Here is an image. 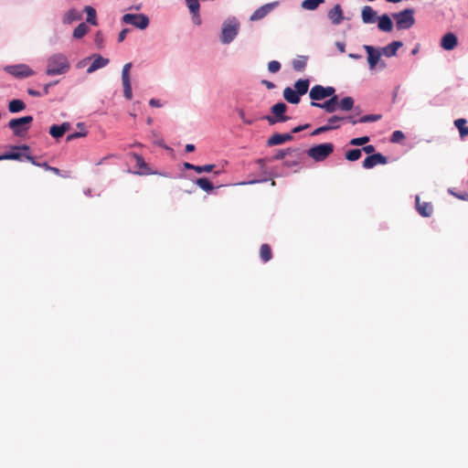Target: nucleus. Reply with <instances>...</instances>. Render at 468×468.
I'll return each mask as SVG.
<instances>
[{
    "label": "nucleus",
    "instance_id": "nucleus-40",
    "mask_svg": "<svg viewBox=\"0 0 468 468\" xmlns=\"http://www.w3.org/2000/svg\"><path fill=\"white\" fill-rule=\"evenodd\" d=\"M341 122H343L342 117L333 115L328 119L327 126L330 127V130L337 129L340 127Z\"/></svg>",
    "mask_w": 468,
    "mask_h": 468
},
{
    "label": "nucleus",
    "instance_id": "nucleus-39",
    "mask_svg": "<svg viewBox=\"0 0 468 468\" xmlns=\"http://www.w3.org/2000/svg\"><path fill=\"white\" fill-rule=\"evenodd\" d=\"M133 156L135 160V163H136V165L138 166V168L143 170L142 173H147L148 166H147L144 157L138 154H133Z\"/></svg>",
    "mask_w": 468,
    "mask_h": 468
},
{
    "label": "nucleus",
    "instance_id": "nucleus-4",
    "mask_svg": "<svg viewBox=\"0 0 468 468\" xmlns=\"http://www.w3.org/2000/svg\"><path fill=\"white\" fill-rule=\"evenodd\" d=\"M334 149L335 145L332 143L321 144L308 149L307 154L315 162H322L334 152Z\"/></svg>",
    "mask_w": 468,
    "mask_h": 468
},
{
    "label": "nucleus",
    "instance_id": "nucleus-8",
    "mask_svg": "<svg viewBox=\"0 0 468 468\" xmlns=\"http://www.w3.org/2000/svg\"><path fill=\"white\" fill-rule=\"evenodd\" d=\"M4 69L17 79H25L35 74V71L26 64L10 65L5 67Z\"/></svg>",
    "mask_w": 468,
    "mask_h": 468
},
{
    "label": "nucleus",
    "instance_id": "nucleus-29",
    "mask_svg": "<svg viewBox=\"0 0 468 468\" xmlns=\"http://www.w3.org/2000/svg\"><path fill=\"white\" fill-rule=\"evenodd\" d=\"M84 12L87 14L86 21L92 26H97L96 10L90 5H86Z\"/></svg>",
    "mask_w": 468,
    "mask_h": 468
},
{
    "label": "nucleus",
    "instance_id": "nucleus-34",
    "mask_svg": "<svg viewBox=\"0 0 468 468\" xmlns=\"http://www.w3.org/2000/svg\"><path fill=\"white\" fill-rule=\"evenodd\" d=\"M89 32V27L85 23H80L73 31L74 38H81Z\"/></svg>",
    "mask_w": 468,
    "mask_h": 468
},
{
    "label": "nucleus",
    "instance_id": "nucleus-61",
    "mask_svg": "<svg viewBox=\"0 0 468 468\" xmlns=\"http://www.w3.org/2000/svg\"><path fill=\"white\" fill-rule=\"evenodd\" d=\"M186 151L187 153H190V152L195 151V145H194V144H187L186 145Z\"/></svg>",
    "mask_w": 468,
    "mask_h": 468
},
{
    "label": "nucleus",
    "instance_id": "nucleus-7",
    "mask_svg": "<svg viewBox=\"0 0 468 468\" xmlns=\"http://www.w3.org/2000/svg\"><path fill=\"white\" fill-rule=\"evenodd\" d=\"M364 48L367 54V62L371 69H375L378 65H379L381 69L386 68V63L381 60L382 53L380 49L368 45H365Z\"/></svg>",
    "mask_w": 468,
    "mask_h": 468
},
{
    "label": "nucleus",
    "instance_id": "nucleus-53",
    "mask_svg": "<svg viewBox=\"0 0 468 468\" xmlns=\"http://www.w3.org/2000/svg\"><path fill=\"white\" fill-rule=\"evenodd\" d=\"M362 151H364L366 154H372L375 152V147L374 145L372 144H368V145H365L363 148H362Z\"/></svg>",
    "mask_w": 468,
    "mask_h": 468
},
{
    "label": "nucleus",
    "instance_id": "nucleus-44",
    "mask_svg": "<svg viewBox=\"0 0 468 468\" xmlns=\"http://www.w3.org/2000/svg\"><path fill=\"white\" fill-rule=\"evenodd\" d=\"M405 138L404 133L401 131L393 132L390 141L391 143L398 144L400 143Z\"/></svg>",
    "mask_w": 468,
    "mask_h": 468
},
{
    "label": "nucleus",
    "instance_id": "nucleus-37",
    "mask_svg": "<svg viewBox=\"0 0 468 468\" xmlns=\"http://www.w3.org/2000/svg\"><path fill=\"white\" fill-rule=\"evenodd\" d=\"M187 7L189 8L190 13L193 16H197L200 9V5L198 0H186Z\"/></svg>",
    "mask_w": 468,
    "mask_h": 468
},
{
    "label": "nucleus",
    "instance_id": "nucleus-60",
    "mask_svg": "<svg viewBox=\"0 0 468 468\" xmlns=\"http://www.w3.org/2000/svg\"><path fill=\"white\" fill-rule=\"evenodd\" d=\"M184 167H185L186 169L195 170L196 165H192V164H190V163L186 162V163H184Z\"/></svg>",
    "mask_w": 468,
    "mask_h": 468
},
{
    "label": "nucleus",
    "instance_id": "nucleus-63",
    "mask_svg": "<svg viewBox=\"0 0 468 468\" xmlns=\"http://www.w3.org/2000/svg\"><path fill=\"white\" fill-rule=\"evenodd\" d=\"M48 171H51V172H53L56 175H59L60 174V170L58 168H57V167H52L51 166V169H49Z\"/></svg>",
    "mask_w": 468,
    "mask_h": 468
},
{
    "label": "nucleus",
    "instance_id": "nucleus-43",
    "mask_svg": "<svg viewBox=\"0 0 468 468\" xmlns=\"http://www.w3.org/2000/svg\"><path fill=\"white\" fill-rule=\"evenodd\" d=\"M296 152L293 149L288 148L286 150H279L278 153L271 158L272 160H282L288 154Z\"/></svg>",
    "mask_w": 468,
    "mask_h": 468
},
{
    "label": "nucleus",
    "instance_id": "nucleus-16",
    "mask_svg": "<svg viewBox=\"0 0 468 468\" xmlns=\"http://www.w3.org/2000/svg\"><path fill=\"white\" fill-rule=\"evenodd\" d=\"M416 208L422 217H431L433 212V207L429 202H420V197H416Z\"/></svg>",
    "mask_w": 468,
    "mask_h": 468
},
{
    "label": "nucleus",
    "instance_id": "nucleus-1",
    "mask_svg": "<svg viewBox=\"0 0 468 468\" xmlns=\"http://www.w3.org/2000/svg\"><path fill=\"white\" fill-rule=\"evenodd\" d=\"M70 69L68 58L62 53H54L47 58L46 74L48 76L62 75Z\"/></svg>",
    "mask_w": 468,
    "mask_h": 468
},
{
    "label": "nucleus",
    "instance_id": "nucleus-18",
    "mask_svg": "<svg viewBox=\"0 0 468 468\" xmlns=\"http://www.w3.org/2000/svg\"><path fill=\"white\" fill-rule=\"evenodd\" d=\"M328 17L334 25H339L344 20L343 11L340 5H335L328 12Z\"/></svg>",
    "mask_w": 468,
    "mask_h": 468
},
{
    "label": "nucleus",
    "instance_id": "nucleus-47",
    "mask_svg": "<svg viewBox=\"0 0 468 468\" xmlns=\"http://www.w3.org/2000/svg\"><path fill=\"white\" fill-rule=\"evenodd\" d=\"M25 158L27 161H29L31 164L37 165V166H41V167L45 168L46 170L51 169V166L48 163H43V164L37 163L35 158L31 155H25Z\"/></svg>",
    "mask_w": 468,
    "mask_h": 468
},
{
    "label": "nucleus",
    "instance_id": "nucleus-33",
    "mask_svg": "<svg viewBox=\"0 0 468 468\" xmlns=\"http://www.w3.org/2000/svg\"><path fill=\"white\" fill-rule=\"evenodd\" d=\"M196 185L198 186L201 189L209 192L214 189L213 184L206 177L197 178L196 180Z\"/></svg>",
    "mask_w": 468,
    "mask_h": 468
},
{
    "label": "nucleus",
    "instance_id": "nucleus-23",
    "mask_svg": "<svg viewBox=\"0 0 468 468\" xmlns=\"http://www.w3.org/2000/svg\"><path fill=\"white\" fill-rule=\"evenodd\" d=\"M272 7H273L272 4H267V5H264L261 6L260 8L255 10L254 13L250 16V20L251 21L261 20L265 16H267V14L269 12H271Z\"/></svg>",
    "mask_w": 468,
    "mask_h": 468
},
{
    "label": "nucleus",
    "instance_id": "nucleus-62",
    "mask_svg": "<svg viewBox=\"0 0 468 468\" xmlns=\"http://www.w3.org/2000/svg\"><path fill=\"white\" fill-rule=\"evenodd\" d=\"M194 21L197 25H199L201 23V20H200V16H199V13L197 14V16H194Z\"/></svg>",
    "mask_w": 468,
    "mask_h": 468
},
{
    "label": "nucleus",
    "instance_id": "nucleus-5",
    "mask_svg": "<svg viewBox=\"0 0 468 468\" xmlns=\"http://www.w3.org/2000/svg\"><path fill=\"white\" fill-rule=\"evenodd\" d=\"M414 11L410 8L404 9L399 13L392 15L396 20V27L399 30L410 28L415 24Z\"/></svg>",
    "mask_w": 468,
    "mask_h": 468
},
{
    "label": "nucleus",
    "instance_id": "nucleus-26",
    "mask_svg": "<svg viewBox=\"0 0 468 468\" xmlns=\"http://www.w3.org/2000/svg\"><path fill=\"white\" fill-rule=\"evenodd\" d=\"M26 109V104L23 101L16 99L8 103V111L12 113L19 112Z\"/></svg>",
    "mask_w": 468,
    "mask_h": 468
},
{
    "label": "nucleus",
    "instance_id": "nucleus-38",
    "mask_svg": "<svg viewBox=\"0 0 468 468\" xmlns=\"http://www.w3.org/2000/svg\"><path fill=\"white\" fill-rule=\"evenodd\" d=\"M26 154H22L17 152H10L5 153L0 155V161L3 160H21L22 157H25Z\"/></svg>",
    "mask_w": 468,
    "mask_h": 468
},
{
    "label": "nucleus",
    "instance_id": "nucleus-12",
    "mask_svg": "<svg viewBox=\"0 0 468 468\" xmlns=\"http://www.w3.org/2000/svg\"><path fill=\"white\" fill-rule=\"evenodd\" d=\"M311 105L313 107L324 109L326 112L332 113L335 112L337 109H339L338 96L335 94L332 97H330L328 101L323 103L312 101Z\"/></svg>",
    "mask_w": 468,
    "mask_h": 468
},
{
    "label": "nucleus",
    "instance_id": "nucleus-49",
    "mask_svg": "<svg viewBox=\"0 0 468 468\" xmlns=\"http://www.w3.org/2000/svg\"><path fill=\"white\" fill-rule=\"evenodd\" d=\"M86 132H83V133H71V134H69L67 136V142H70L74 139H77V138H80V137H84L86 136Z\"/></svg>",
    "mask_w": 468,
    "mask_h": 468
},
{
    "label": "nucleus",
    "instance_id": "nucleus-32",
    "mask_svg": "<svg viewBox=\"0 0 468 468\" xmlns=\"http://www.w3.org/2000/svg\"><path fill=\"white\" fill-rule=\"evenodd\" d=\"M339 109L345 112L350 111L354 107V100L352 97H345L341 101L338 100Z\"/></svg>",
    "mask_w": 468,
    "mask_h": 468
},
{
    "label": "nucleus",
    "instance_id": "nucleus-28",
    "mask_svg": "<svg viewBox=\"0 0 468 468\" xmlns=\"http://www.w3.org/2000/svg\"><path fill=\"white\" fill-rule=\"evenodd\" d=\"M310 81L309 80H298L294 83V90L300 94V96L304 95L309 89Z\"/></svg>",
    "mask_w": 468,
    "mask_h": 468
},
{
    "label": "nucleus",
    "instance_id": "nucleus-52",
    "mask_svg": "<svg viewBox=\"0 0 468 468\" xmlns=\"http://www.w3.org/2000/svg\"><path fill=\"white\" fill-rule=\"evenodd\" d=\"M129 32H130V29H129V28H124V29H122V30L120 32L119 36H118V41H119V42H122V41L125 39V37H126V36H127V34H128Z\"/></svg>",
    "mask_w": 468,
    "mask_h": 468
},
{
    "label": "nucleus",
    "instance_id": "nucleus-58",
    "mask_svg": "<svg viewBox=\"0 0 468 468\" xmlns=\"http://www.w3.org/2000/svg\"><path fill=\"white\" fill-rule=\"evenodd\" d=\"M12 149L14 150H24V151H28L29 150V146L27 145V144H23V145H16V146H13Z\"/></svg>",
    "mask_w": 468,
    "mask_h": 468
},
{
    "label": "nucleus",
    "instance_id": "nucleus-15",
    "mask_svg": "<svg viewBox=\"0 0 468 468\" xmlns=\"http://www.w3.org/2000/svg\"><path fill=\"white\" fill-rule=\"evenodd\" d=\"M293 139L291 133H274L267 141L269 146L280 145Z\"/></svg>",
    "mask_w": 468,
    "mask_h": 468
},
{
    "label": "nucleus",
    "instance_id": "nucleus-48",
    "mask_svg": "<svg viewBox=\"0 0 468 468\" xmlns=\"http://www.w3.org/2000/svg\"><path fill=\"white\" fill-rule=\"evenodd\" d=\"M301 157H302V154L297 153V159L292 160V161L286 160L284 162V165L287 167H293L295 165H298L301 162Z\"/></svg>",
    "mask_w": 468,
    "mask_h": 468
},
{
    "label": "nucleus",
    "instance_id": "nucleus-19",
    "mask_svg": "<svg viewBox=\"0 0 468 468\" xmlns=\"http://www.w3.org/2000/svg\"><path fill=\"white\" fill-rule=\"evenodd\" d=\"M70 129V124L69 122H63L60 125H52L49 129V133L52 137L58 139L62 137L66 132Z\"/></svg>",
    "mask_w": 468,
    "mask_h": 468
},
{
    "label": "nucleus",
    "instance_id": "nucleus-6",
    "mask_svg": "<svg viewBox=\"0 0 468 468\" xmlns=\"http://www.w3.org/2000/svg\"><path fill=\"white\" fill-rule=\"evenodd\" d=\"M122 22L128 25H132L139 29H145L149 26V18L144 14H125L122 18Z\"/></svg>",
    "mask_w": 468,
    "mask_h": 468
},
{
    "label": "nucleus",
    "instance_id": "nucleus-56",
    "mask_svg": "<svg viewBox=\"0 0 468 468\" xmlns=\"http://www.w3.org/2000/svg\"><path fill=\"white\" fill-rule=\"evenodd\" d=\"M261 82H262V84H264V85L266 86V88H267V89H269V90H271V89H274V88H275L274 83H272L271 81H269V80H263Z\"/></svg>",
    "mask_w": 468,
    "mask_h": 468
},
{
    "label": "nucleus",
    "instance_id": "nucleus-13",
    "mask_svg": "<svg viewBox=\"0 0 468 468\" xmlns=\"http://www.w3.org/2000/svg\"><path fill=\"white\" fill-rule=\"evenodd\" d=\"M386 164H388V158L386 156H384L382 154L377 153V154L368 155L363 161V167L366 169H370L378 165H386Z\"/></svg>",
    "mask_w": 468,
    "mask_h": 468
},
{
    "label": "nucleus",
    "instance_id": "nucleus-24",
    "mask_svg": "<svg viewBox=\"0 0 468 468\" xmlns=\"http://www.w3.org/2000/svg\"><path fill=\"white\" fill-rule=\"evenodd\" d=\"M378 28L384 32H390L393 28V23L388 15H382L378 17Z\"/></svg>",
    "mask_w": 468,
    "mask_h": 468
},
{
    "label": "nucleus",
    "instance_id": "nucleus-35",
    "mask_svg": "<svg viewBox=\"0 0 468 468\" xmlns=\"http://www.w3.org/2000/svg\"><path fill=\"white\" fill-rule=\"evenodd\" d=\"M324 0H304L302 3V7L306 10H314L320 4L324 3Z\"/></svg>",
    "mask_w": 468,
    "mask_h": 468
},
{
    "label": "nucleus",
    "instance_id": "nucleus-20",
    "mask_svg": "<svg viewBox=\"0 0 468 468\" xmlns=\"http://www.w3.org/2000/svg\"><path fill=\"white\" fill-rule=\"evenodd\" d=\"M402 46H403V43L401 41H393L390 44H388V46L382 48L380 49V51H381L382 55H384L388 58H390V57L396 56L398 49L399 48H401Z\"/></svg>",
    "mask_w": 468,
    "mask_h": 468
},
{
    "label": "nucleus",
    "instance_id": "nucleus-36",
    "mask_svg": "<svg viewBox=\"0 0 468 468\" xmlns=\"http://www.w3.org/2000/svg\"><path fill=\"white\" fill-rule=\"evenodd\" d=\"M362 155V150L361 149H352L346 153V158L348 161L354 162L358 160Z\"/></svg>",
    "mask_w": 468,
    "mask_h": 468
},
{
    "label": "nucleus",
    "instance_id": "nucleus-14",
    "mask_svg": "<svg viewBox=\"0 0 468 468\" xmlns=\"http://www.w3.org/2000/svg\"><path fill=\"white\" fill-rule=\"evenodd\" d=\"M458 45V38L455 34L446 33L441 39V47L445 50H452Z\"/></svg>",
    "mask_w": 468,
    "mask_h": 468
},
{
    "label": "nucleus",
    "instance_id": "nucleus-11",
    "mask_svg": "<svg viewBox=\"0 0 468 468\" xmlns=\"http://www.w3.org/2000/svg\"><path fill=\"white\" fill-rule=\"evenodd\" d=\"M132 64L126 63L122 71V86H123V94L124 97L127 100H131L133 98V91H132V86H131V80H130V69H131Z\"/></svg>",
    "mask_w": 468,
    "mask_h": 468
},
{
    "label": "nucleus",
    "instance_id": "nucleus-46",
    "mask_svg": "<svg viewBox=\"0 0 468 468\" xmlns=\"http://www.w3.org/2000/svg\"><path fill=\"white\" fill-rule=\"evenodd\" d=\"M268 69L271 73H276L281 69V63L277 60H271L268 63Z\"/></svg>",
    "mask_w": 468,
    "mask_h": 468
},
{
    "label": "nucleus",
    "instance_id": "nucleus-2",
    "mask_svg": "<svg viewBox=\"0 0 468 468\" xmlns=\"http://www.w3.org/2000/svg\"><path fill=\"white\" fill-rule=\"evenodd\" d=\"M287 108L288 107L284 102H278L271 106V114L266 115L262 119L266 120L270 125L287 122L291 119L289 116L286 115Z\"/></svg>",
    "mask_w": 468,
    "mask_h": 468
},
{
    "label": "nucleus",
    "instance_id": "nucleus-30",
    "mask_svg": "<svg viewBox=\"0 0 468 468\" xmlns=\"http://www.w3.org/2000/svg\"><path fill=\"white\" fill-rule=\"evenodd\" d=\"M261 259L267 262L272 258L271 249L269 244H262L260 249Z\"/></svg>",
    "mask_w": 468,
    "mask_h": 468
},
{
    "label": "nucleus",
    "instance_id": "nucleus-42",
    "mask_svg": "<svg viewBox=\"0 0 468 468\" xmlns=\"http://www.w3.org/2000/svg\"><path fill=\"white\" fill-rule=\"evenodd\" d=\"M369 142L368 136L357 137L354 138L350 141L351 145L360 146L367 144Z\"/></svg>",
    "mask_w": 468,
    "mask_h": 468
},
{
    "label": "nucleus",
    "instance_id": "nucleus-55",
    "mask_svg": "<svg viewBox=\"0 0 468 468\" xmlns=\"http://www.w3.org/2000/svg\"><path fill=\"white\" fill-rule=\"evenodd\" d=\"M149 104L152 107H161L162 106L160 101L156 100V99H151L150 101H149Z\"/></svg>",
    "mask_w": 468,
    "mask_h": 468
},
{
    "label": "nucleus",
    "instance_id": "nucleus-31",
    "mask_svg": "<svg viewBox=\"0 0 468 468\" xmlns=\"http://www.w3.org/2000/svg\"><path fill=\"white\" fill-rule=\"evenodd\" d=\"M307 64V57L301 56L292 60V68L296 71H303Z\"/></svg>",
    "mask_w": 468,
    "mask_h": 468
},
{
    "label": "nucleus",
    "instance_id": "nucleus-27",
    "mask_svg": "<svg viewBox=\"0 0 468 468\" xmlns=\"http://www.w3.org/2000/svg\"><path fill=\"white\" fill-rule=\"evenodd\" d=\"M466 123L467 121L463 118H460L454 121V125L458 129L462 138L468 136V126H466Z\"/></svg>",
    "mask_w": 468,
    "mask_h": 468
},
{
    "label": "nucleus",
    "instance_id": "nucleus-64",
    "mask_svg": "<svg viewBox=\"0 0 468 468\" xmlns=\"http://www.w3.org/2000/svg\"><path fill=\"white\" fill-rule=\"evenodd\" d=\"M337 47L341 52L345 51V45L343 43H337Z\"/></svg>",
    "mask_w": 468,
    "mask_h": 468
},
{
    "label": "nucleus",
    "instance_id": "nucleus-10",
    "mask_svg": "<svg viewBox=\"0 0 468 468\" xmlns=\"http://www.w3.org/2000/svg\"><path fill=\"white\" fill-rule=\"evenodd\" d=\"M335 90L334 87L328 86L324 87L322 85H314L310 92L309 96L313 101H321L327 97L335 95Z\"/></svg>",
    "mask_w": 468,
    "mask_h": 468
},
{
    "label": "nucleus",
    "instance_id": "nucleus-45",
    "mask_svg": "<svg viewBox=\"0 0 468 468\" xmlns=\"http://www.w3.org/2000/svg\"><path fill=\"white\" fill-rule=\"evenodd\" d=\"M215 168V165H196L195 171L198 174L200 173H209L213 171Z\"/></svg>",
    "mask_w": 468,
    "mask_h": 468
},
{
    "label": "nucleus",
    "instance_id": "nucleus-22",
    "mask_svg": "<svg viewBox=\"0 0 468 468\" xmlns=\"http://www.w3.org/2000/svg\"><path fill=\"white\" fill-rule=\"evenodd\" d=\"M300 94L293 89L286 87L283 90V98L286 101L292 104H298L300 102Z\"/></svg>",
    "mask_w": 468,
    "mask_h": 468
},
{
    "label": "nucleus",
    "instance_id": "nucleus-21",
    "mask_svg": "<svg viewBox=\"0 0 468 468\" xmlns=\"http://www.w3.org/2000/svg\"><path fill=\"white\" fill-rule=\"evenodd\" d=\"M361 17L364 23H374L377 19V12L369 5H365L362 8Z\"/></svg>",
    "mask_w": 468,
    "mask_h": 468
},
{
    "label": "nucleus",
    "instance_id": "nucleus-50",
    "mask_svg": "<svg viewBox=\"0 0 468 468\" xmlns=\"http://www.w3.org/2000/svg\"><path fill=\"white\" fill-rule=\"evenodd\" d=\"M343 122H350L352 124H356L359 122V119H356L355 115H348V116H343L342 117Z\"/></svg>",
    "mask_w": 468,
    "mask_h": 468
},
{
    "label": "nucleus",
    "instance_id": "nucleus-9",
    "mask_svg": "<svg viewBox=\"0 0 468 468\" xmlns=\"http://www.w3.org/2000/svg\"><path fill=\"white\" fill-rule=\"evenodd\" d=\"M239 31V23L236 21L225 22L222 27L221 42L230 43L237 36Z\"/></svg>",
    "mask_w": 468,
    "mask_h": 468
},
{
    "label": "nucleus",
    "instance_id": "nucleus-54",
    "mask_svg": "<svg viewBox=\"0 0 468 468\" xmlns=\"http://www.w3.org/2000/svg\"><path fill=\"white\" fill-rule=\"evenodd\" d=\"M27 93L33 97H40L41 93L38 90L33 89H27Z\"/></svg>",
    "mask_w": 468,
    "mask_h": 468
},
{
    "label": "nucleus",
    "instance_id": "nucleus-41",
    "mask_svg": "<svg viewBox=\"0 0 468 468\" xmlns=\"http://www.w3.org/2000/svg\"><path fill=\"white\" fill-rule=\"evenodd\" d=\"M381 115L379 114H367L359 118V122H371L380 120Z\"/></svg>",
    "mask_w": 468,
    "mask_h": 468
},
{
    "label": "nucleus",
    "instance_id": "nucleus-59",
    "mask_svg": "<svg viewBox=\"0 0 468 468\" xmlns=\"http://www.w3.org/2000/svg\"><path fill=\"white\" fill-rule=\"evenodd\" d=\"M51 87V83H48V84H45L44 85V88H43V93L45 95H48V92H49V88Z\"/></svg>",
    "mask_w": 468,
    "mask_h": 468
},
{
    "label": "nucleus",
    "instance_id": "nucleus-51",
    "mask_svg": "<svg viewBox=\"0 0 468 468\" xmlns=\"http://www.w3.org/2000/svg\"><path fill=\"white\" fill-rule=\"evenodd\" d=\"M327 131H330V127L326 125H324V126H321V127H318L317 129H315L313 133H312V135H317V134H320V133H325Z\"/></svg>",
    "mask_w": 468,
    "mask_h": 468
},
{
    "label": "nucleus",
    "instance_id": "nucleus-25",
    "mask_svg": "<svg viewBox=\"0 0 468 468\" xmlns=\"http://www.w3.org/2000/svg\"><path fill=\"white\" fill-rule=\"evenodd\" d=\"M80 19H81V15L80 14V12L78 10H76L75 8H71L64 14L62 22L64 24H71L72 22L78 21Z\"/></svg>",
    "mask_w": 468,
    "mask_h": 468
},
{
    "label": "nucleus",
    "instance_id": "nucleus-57",
    "mask_svg": "<svg viewBox=\"0 0 468 468\" xmlns=\"http://www.w3.org/2000/svg\"><path fill=\"white\" fill-rule=\"evenodd\" d=\"M309 127V124H305L303 126H296L292 129V133H299L303 130H304L305 128Z\"/></svg>",
    "mask_w": 468,
    "mask_h": 468
},
{
    "label": "nucleus",
    "instance_id": "nucleus-3",
    "mask_svg": "<svg viewBox=\"0 0 468 468\" xmlns=\"http://www.w3.org/2000/svg\"><path fill=\"white\" fill-rule=\"evenodd\" d=\"M33 122V117L24 116L12 119L8 122V127L13 131L15 136L25 137L29 130V124Z\"/></svg>",
    "mask_w": 468,
    "mask_h": 468
},
{
    "label": "nucleus",
    "instance_id": "nucleus-17",
    "mask_svg": "<svg viewBox=\"0 0 468 468\" xmlns=\"http://www.w3.org/2000/svg\"><path fill=\"white\" fill-rule=\"evenodd\" d=\"M109 64V59L101 57V55H94L93 61L88 68L87 72L89 74L101 69Z\"/></svg>",
    "mask_w": 468,
    "mask_h": 468
}]
</instances>
